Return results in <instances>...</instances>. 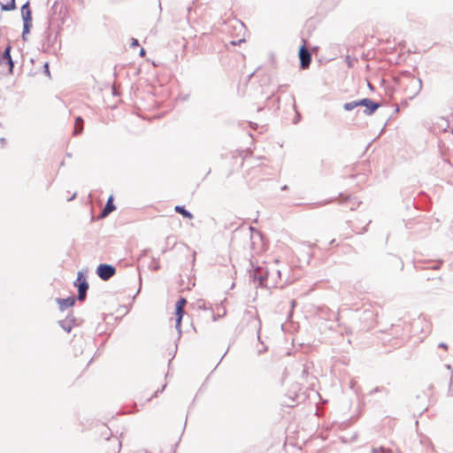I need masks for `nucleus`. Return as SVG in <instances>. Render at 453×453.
<instances>
[{
	"label": "nucleus",
	"mask_w": 453,
	"mask_h": 453,
	"mask_svg": "<svg viewBox=\"0 0 453 453\" xmlns=\"http://www.w3.org/2000/svg\"><path fill=\"white\" fill-rule=\"evenodd\" d=\"M96 272L102 280H107L115 274L116 270L112 265L101 264L98 265Z\"/></svg>",
	"instance_id": "39448f33"
},
{
	"label": "nucleus",
	"mask_w": 453,
	"mask_h": 453,
	"mask_svg": "<svg viewBox=\"0 0 453 453\" xmlns=\"http://www.w3.org/2000/svg\"><path fill=\"white\" fill-rule=\"evenodd\" d=\"M361 105L366 107V110H365L366 114L373 113L380 106L378 104L373 103L369 98H365V99L360 100V106Z\"/></svg>",
	"instance_id": "0eeeda50"
},
{
	"label": "nucleus",
	"mask_w": 453,
	"mask_h": 453,
	"mask_svg": "<svg viewBox=\"0 0 453 453\" xmlns=\"http://www.w3.org/2000/svg\"><path fill=\"white\" fill-rule=\"evenodd\" d=\"M372 453H392V450L388 448L385 447H379V448H373Z\"/></svg>",
	"instance_id": "2eb2a0df"
},
{
	"label": "nucleus",
	"mask_w": 453,
	"mask_h": 453,
	"mask_svg": "<svg viewBox=\"0 0 453 453\" xmlns=\"http://www.w3.org/2000/svg\"><path fill=\"white\" fill-rule=\"evenodd\" d=\"M357 106H360V101L347 103L344 104V109L346 111H351Z\"/></svg>",
	"instance_id": "4468645a"
},
{
	"label": "nucleus",
	"mask_w": 453,
	"mask_h": 453,
	"mask_svg": "<svg viewBox=\"0 0 453 453\" xmlns=\"http://www.w3.org/2000/svg\"><path fill=\"white\" fill-rule=\"evenodd\" d=\"M21 16L23 19V28H31L32 27V13L29 6V2L24 4L21 7Z\"/></svg>",
	"instance_id": "423d86ee"
},
{
	"label": "nucleus",
	"mask_w": 453,
	"mask_h": 453,
	"mask_svg": "<svg viewBox=\"0 0 453 453\" xmlns=\"http://www.w3.org/2000/svg\"><path fill=\"white\" fill-rule=\"evenodd\" d=\"M115 210V206L113 204V198L112 196H110L108 198V201H107V203L104 207V209L103 210V212H102V217H106L108 216L111 212H112L113 211Z\"/></svg>",
	"instance_id": "6e6552de"
},
{
	"label": "nucleus",
	"mask_w": 453,
	"mask_h": 453,
	"mask_svg": "<svg viewBox=\"0 0 453 453\" xmlns=\"http://www.w3.org/2000/svg\"><path fill=\"white\" fill-rule=\"evenodd\" d=\"M10 51L11 46H7L4 53L0 57V66L11 74L13 71V62Z\"/></svg>",
	"instance_id": "f03ea898"
},
{
	"label": "nucleus",
	"mask_w": 453,
	"mask_h": 453,
	"mask_svg": "<svg viewBox=\"0 0 453 453\" xmlns=\"http://www.w3.org/2000/svg\"><path fill=\"white\" fill-rule=\"evenodd\" d=\"M108 447H111V453H118L119 451V443L116 441V440H113V441H108Z\"/></svg>",
	"instance_id": "ddd939ff"
},
{
	"label": "nucleus",
	"mask_w": 453,
	"mask_h": 453,
	"mask_svg": "<svg viewBox=\"0 0 453 453\" xmlns=\"http://www.w3.org/2000/svg\"><path fill=\"white\" fill-rule=\"evenodd\" d=\"M16 8V4H15V0H11L10 3L6 4H1V9L3 11H12V10H14Z\"/></svg>",
	"instance_id": "f8f14e48"
},
{
	"label": "nucleus",
	"mask_w": 453,
	"mask_h": 453,
	"mask_svg": "<svg viewBox=\"0 0 453 453\" xmlns=\"http://www.w3.org/2000/svg\"><path fill=\"white\" fill-rule=\"evenodd\" d=\"M44 68H45V73H47L48 76H50L49 65L47 63L44 65Z\"/></svg>",
	"instance_id": "f3484780"
},
{
	"label": "nucleus",
	"mask_w": 453,
	"mask_h": 453,
	"mask_svg": "<svg viewBox=\"0 0 453 453\" xmlns=\"http://www.w3.org/2000/svg\"><path fill=\"white\" fill-rule=\"evenodd\" d=\"M174 211L177 213H180V215H182L184 218H187L189 219H191L193 218V215L188 211H187L183 206L177 205V206H175Z\"/></svg>",
	"instance_id": "9b49d317"
},
{
	"label": "nucleus",
	"mask_w": 453,
	"mask_h": 453,
	"mask_svg": "<svg viewBox=\"0 0 453 453\" xmlns=\"http://www.w3.org/2000/svg\"><path fill=\"white\" fill-rule=\"evenodd\" d=\"M186 304L187 299L184 297L180 298L175 304V327L179 333L181 332V320L185 313L184 307Z\"/></svg>",
	"instance_id": "f257e3e1"
},
{
	"label": "nucleus",
	"mask_w": 453,
	"mask_h": 453,
	"mask_svg": "<svg viewBox=\"0 0 453 453\" xmlns=\"http://www.w3.org/2000/svg\"><path fill=\"white\" fill-rule=\"evenodd\" d=\"M29 31H30V30H28V29L24 30V31H23V37H24V36H25V35H26L27 33H28Z\"/></svg>",
	"instance_id": "aec40b11"
},
{
	"label": "nucleus",
	"mask_w": 453,
	"mask_h": 453,
	"mask_svg": "<svg viewBox=\"0 0 453 453\" xmlns=\"http://www.w3.org/2000/svg\"><path fill=\"white\" fill-rule=\"evenodd\" d=\"M5 144H6V139L4 137L3 128L0 126V149L4 148Z\"/></svg>",
	"instance_id": "dca6fc26"
},
{
	"label": "nucleus",
	"mask_w": 453,
	"mask_h": 453,
	"mask_svg": "<svg viewBox=\"0 0 453 453\" xmlns=\"http://www.w3.org/2000/svg\"><path fill=\"white\" fill-rule=\"evenodd\" d=\"M75 286L78 288V299L83 300L86 296V291L88 288V284L86 280L85 276L82 273H78L77 280L75 281Z\"/></svg>",
	"instance_id": "20e7f679"
},
{
	"label": "nucleus",
	"mask_w": 453,
	"mask_h": 453,
	"mask_svg": "<svg viewBox=\"0 0 453 453\" xmlns=\"http://www.w3.org/2000/svg\"><path fill=\"white\" fill-rule=\"evenodd\" d=\"M298 55H299V58H300L301 68L307 69L311 65V53L309 52V50H307V45H306L305 41H303V43L300 47Z\"/></svg>",
	"instance_id": "7ed1b4c3"
},
{
	"label": "nucleus",
	"mask_w": 453,
	"mask_h": 453,
	"mask_svg": "<svg viewBox=\"0 0 453 453\" xmlns=\"http://www.w3.org/2000/svg\"><path fill=\"white\" fill-rule=\"evenodd\" d=\"M58 302L61 310H64L67 307H72L75 303L74 298L73 297L59 299Z\"/></svg>",
	"instance_id": "1a4fd4ad"
},
{
	"label": "nucleus",
	"mask_w": 453,
	"mask_h": 453,
	"mask_svg": "<svg viewBox=\"0 0 453 453\" xmlns=\"http://www.w3.org/2000/svg\"><path fill=\"white\" fill-rule=\"evenodd\" d=\"M140 55H141L142 57H143V56L145 55V50H144V49H141V50H140Z\"/></svg>",
	"instance_id": "6ab92c4d"
},
{
	"label": "nucleus",
	"mask_w": 453,
	"mask_h": 453,
	"mask_svg": "<svg viewBox=\"0 0 453 453\" xmlns=\"http://www.w3.org/2000/svg\"><path fill=\"white\" fill-rule=\"evenodd\" d=\"M138 45V41L136 39H133L132 40V43H131V46L132 47H135Z\"/></svg>",
	"instance_id": "a211bd4d"
},
{
	"label": "nucleus",
	"mask_w": 453,
	"mask_h": 453,
	"mask_svg": "<svg viewBox=\"0 0 453 453\" xmlns=\"http://www.w3.org/2000/svg\"><path fill=\"white\" fill-rule=\"evenodd\" d=\"M83 119L81 117H77L74 123V133L79 134L83 131Z\"/></svg>",
	"instance_id": "9d476101"
}]
</instances>
